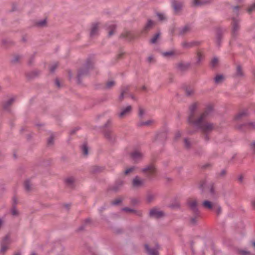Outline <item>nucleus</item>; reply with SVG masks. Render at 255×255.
Here are the masks:
<instances>
[{
	"label": "nucleus",
	"mask_w": 255,
	"mask_h": 255,
	"mask_svg": "<svg viewBox=\"0 0 255 255\" xmlns=\"http://www.w3.org/2000/svg\"><path fill=\"white\" fill-rule=\"evenodd\" d=\"M198 106L199 104L198 103H194L190 106L189 110L190 114L188 121L189 123L200 128L203 132H209L212 131L214 128V126L213 124L206 121L207 117L212 110V106H209L200 117L198 119H196L194 112L198 107Z\"/></svg>",
	"instance_id": "nucleus-1"
},
{
	"label": "nucleus",
	"mask_w": 255,
	"mask_h": 255,
	"mask_svg": "<svg viewBox=\"0 0 255 255\" xmlns=\"http://www.w3.org/2000/svg\"><path fill=\"white\" fill-rule=\"evenodd\" d=\"M141 172L148 178L150 179L155 176L157 171L153 164H150L141 169Z\"/></svg>",
	"instance_id": "nucleus-2"
},
{
	"label": "nucleus",
	"mask_w": 255,
	"mask_h": 255,
	"mask_svg": "<svg viewBox=\"0 0 255 255\" xmlns=\"http://www.w3.org/2000/svg\"><path fill=\"white\" fill-rule=\"evenodd\" d=\"M145 180L139 177H135L132 181V186L134 188H139L143 187L145 184Z\"/></svg>",
	"instance_id": "nucleus-3"
},
{
	"label": "nucleus",
	"mask_w": 255,
	"mask_h": 255,
	"mask_svg": "<svg viewBox=\"0 0 255 255\" xmlns=\"http://www.w3.org/2000/svg\"><path fill=\"white\" fill-rule=\"evenodd\" d=\"M10 243V240L8 236H6L2 240L1 243L0 252L4 253L8 248V246Z\"/></svg>",
	"instance_id": "nucleus-4"
},
{
	"label": "nucleus",
	"mask_w": 255,
	"mask_h": 255,
	"mask_svg": "<svg viewBox=\"0 0 255 255\" xmlns=\"http://www.w3.org/2000/svg\"><path fill=\"white\" fill-rule=\"evenodd\" d=\"M131 111V107L130 106H128L121 110V111L118 115V117L120 118H124L125 117L129 115Z\"/></svg>",
	"instance_id": "nucleus-5"
},
{
	"label": "nucleus",
	"mask_w": 255,
	"mask_h": 255,
	"mask_svg": "<svg viewBox=\"0 0 255 255\" xmlns=\"http://www.w3.org/2000/svg\"><path fill=\"white\" fill-rule=\"evenodd\" d=\"M151 217L155 218H159L162 217L164 215L162 211L157 208H154L151 210L150 212Z\"/></svg>",
	"instance_id": "nucleus-6"
},
{
	"label": "nucleus",
	"mask_w": 255,
	"mask_h": 255,
	"mask_svg": "<svg viewBox=\"0 0 255 255\" xmlns=\"http://www.w3.org/2000/svg\"><path fill=\"white\" fill-rule=\"evenodd\" d=\"M130 156L134 160L137 161L142 159L143 155L139 150L136 149L131 153Z\"/></svg>",
	"instance_id": "nucleus-7"
},
{
	"label": "nucleus",
	"mask_w": 255,
	"mask_h": 255,
	"mask_svg": "<svg viewBox=\"0 0 255 255\" xmlns=\"http://www.w3.org/2000/svg\"><path fill=\"white\" fill-rule=\"evenodd\" d=\"M172 5L176 13L179 12L183 6L182 2L177 0H174Z\"/></svg>",
	"instance_id": "nucleus-8"
},
{
	"label": "nucleus",
	"mask_w": 255,
	"mask_h": 255,
	"mask_svg": "<svg viewBox=\"0 0 255 255\" xmlns=\"http://www.w3.org/2000/svg\"><path fill=\"white\" fill-rule=\"evenodd\" d=\"M239 20L237 19L234 18L232 21V33L235 34L236 32L239 30Z\"/></svg>",
	"instance_id": "nucleus-9"
},
{
	"label": "nucleus",
	"mask_w": 255,
	"mask_h": 255,
	"mask_svg": "<svg viewBox=\"0 0 255 255\" xmlns=\"http://www.w3.org/2000/svg\"><path fill=\"white\" fill-rule=\"evenodd\" d=\"M188 204L190 207L194 211H197V202L194 199H190L188 200Z\"/></svg>",
	"instance_id": "nucleus-10"
},
{
	"label": "nucleus",
	"mask_w": 255,
	"mask_h": 255,
	"mask_svg": "<svg viewBox=\"0 0 255 255\" xmlns=\"http://www.w3.org/2000/svg\"><path fill=\"white\" fill-rule=\"evenodd\" d=\"M145 247L147 252L149 255H158V247H157L156 249H150L148 245H145Z\"/></svg>",
	"instance_id": "nucleus-11"
},
{
	"label": "nucleus",
	"mask_w": 255,
	"mask_h": 255,
	"mask_svg": "<svg viewBox=\"0 0 255 255\" xmlns=\"http://www.w3.org/2000/svg\"><path fill=\"white\" fill-rule=\"evenodd\" d=\"M155 123V121L152 120H148L145 122H140L139 123V126H145V127H149L153 125Z\"/></svg>",
	"instance_id": "nucleus-12"
},
{
	"label": "nucleus",
	"mask_w": 255,
	"mask_h": 255,
	"mask_svg": "<svg viewBox=\"0 0 255 255\" xmlns=\"http://www.w3.org/2000/svg\"><path fill=\"white\" fill-rule=\"evenodd\" d=\"M122 36L124 38H127L128 40H130L133 38L134 35L131 32L126 31L122 34Z\"/></svg>",
	"instance_id": "nucleus-13"
},
{
	"label": "nucleus",
	"mask_w": 255,
	"mask_h": 255,
	"mask_svg": "<svg viewBox=\"0 0 255 255\" xmlns=\"http://www.w3.org/2000/svg\"><path fill=\"white\" fill-rule=\"evenodd\" d=\"M202 205L205 208L207 209H212L214 207V204L208 200H205L203 202Z\"/></svg>",
	"instance_id": "nucleus-14"
},
{
	"label": "nucleus",
	"mask_w": 255,
	"mask_h": 255,
	"mask_svg": "<svg viewBox=\"0 0 255 255\" xmlns=\"http://www.w3.org/2000/svg\"><path fill=\"white\" fill-rule=\"evenodd\" d=\"M224 79L225 78L223 75H218L215 78V81L216 83L219 84L222 83L224 81Z\"/></svg>",
	"instance_id": "nucleus-15"
},
{
	"label": "nucleus",
	"mask_w": 255,
	"mask_h": 255,
	"mask_svg": "<svg viewBox=\"0 0 255 255\" xmlns=\"http://www.w3.org/2000/svg\"><path fill=\"white\" fill-rule=\"evenodd\" d=\"M154 25V22L151 20H148L147 23L146 24L144 28V31H147L150 29Z\"/></svg>",
	"instance_id": "nucleus-16"
},
{
	"label": "nucleus",
	"mask_w": 255,
	"mask_h": 255,
	"mask_svg": "<svg viewBox=\"0 0 255 255\" xmlns=\"http://www.w3.org/2000/svg\"><path fill=\"white\" fill-rule=\"evenodd\" d=\"M98 25L97 24H94L93 26V27L91 29V36H94V35L96 34V33H97V30H98Z\"/></svg>",
	"instance_id": "nucleus-17"
},
{
	"label": "nucleus",
	"mask_w": 255,
	"mask_h": 255,
	"mask_svg": "<svg viewBox=\"0 0 255 255\" xmlns=\"http://www.w3.org/2000/svg\"><path fill=\"white\" fill-rule=\"evenodd\" d=\"M183 46L185 47H190L196 44H197V42H185L183 43Z\"/></svg>",
	"instance_id": "nucleus-18"
},
{
	"label": "nucleus",
	"mask_w": 255,
	"mask_h": 255,
	"mask_svg": "<svg viewBox=\"0 0 255 255\" xmlns=\"http://www.w3.org/2000/svg\"><path fill=\"white\" fill-rule=\"evenodd\" d=\"M236 76L240 77L243 75L242 68L240 66H238L237 67Z\"/></svg>",
	"instance_id": "nucleus-19"
},
{
	"label": "nucleus",
	"mask_w": 255,
	"mask_h": 255,
	"mask_svg": "<svg viewBox=\"0 0 255 255\" xmlns=\"http://www.w3.org/2000/svg\"><path fill=\"white\" fill-rule=\"evenodd\" d=\"M83 154L84 155H87L88 153V148L86 144H84L81 147Z\"/></svg>",
	"instance_id": "nucleus-20"
},
{
	"label": "nucleus",
	"mask_w": 255,
	"mask_h": 255,
	"mask_svg": "<svg viewBox=\"0 0 255 255\" xmlns=\"http://www.w3.org/2000/svg\"><path fill=\"white\" fill-rule=\"evenodd\" d=\"M174 54H175V52L173 51H169L168 52H165L162 53V55L164 57H170V56L174 55Z\"/></svg>",
	"instance_id": "nucleus-21"
},
{
	"label": "nucleus",
	"mask_w": 255,
	"mask_h": 255,
	"mask_svg": "<svg viewBox=\"0 0 255 255\" xmlns=\"http://www.w3.org/2000/svg\"><path fill=\"white\" fill-rule=\"evenodd\" d=\"M210 193L211 198H215L217 197L216 193L215 192V188L213 186L210 188Z\"/></svg>",
	"instance_id": "nucleus-22"
},
{
	"label": "nucleus",
	"mask_w": 255,
	"mask_h": 255,
	"mask_svg": "<svg viewBox=\"0 0 255 255\" xmlns=\"http://www.w3.org/2000/svg\"><path fill=\"white\" fill-rule=\"evenodd\" d=\"M109 27L110 28L109 35V36H111L114 33V29H115V26L114 24H111L109 26Z\"/></svg>",
	"instance_id": "nucleus-23"
},
{
	"label": "nucleus",
	"mask_w": 255,
	"mask_h": 255,
	"mask_svg": "<svg viewBox=\"0 0 255 255\" xmlns=\"http://www.w3.org/2000/svg\"><path fill=\"white\" fill-rule=\"evenodd\" d=\"M24 186L26 190H29L30 189L31 184L28 180H26L24 182Z\"/></svg>",
	"instance_id": "nucleus-24"
},
{
	"label": "nucleus",
	"mask_w": 255,
	"mask_h": 255,
	"mask_svg": "<svg viewBox=\"0 0 255 255\" xmlns=\"http://www.w3.org/2000/svg\"><path fill=\"white\" fill-rule=\"evenodd\" d=\"M194 89L192 88H188L186 89V93L187 95H191L194 93Z\"/></svg>",
	"instance_id": "nucleus-25"
},
{
	"label": "nucleus",
	"mask_w": 255,
	"mask_h": 255,
	"mask_svg": "<svg viewBox=\"0 0 255 255\" xmlns=\"http://www.w3.org/2000/svg\"><path fill=\"white\" fill-rule=\"evenodd\" d=\"M190 29H191V28H190V26L186 25L182 29L181 32L183 34H185L186 32H187L188 31H190Z\"/></svg>",
	"instance_id": "nucleus-26"
},
{
	"label": "nucleus",
	"mask_w": 255,
	"mask_h": 255,
	"mask_svg": "<svg viewBox=\"0 0 255 255\" xmlns=\"http://www.w3.org/2000/svg\"><path fill=\"white\" fill-rule=\"evenodd\" d=\"M159 36V33L156 34L151 39L150 41L152 43H154L156 42Z\"/></svg>",
	"instance_id": "nucleus-27"
},
{
	"label": "nucleus",
	"mask_w": 255,
	"mask_h": 255,
	"mask_svg": "<svg viewBox=\"0 0 255 255\" xmlns=\"http://www.w3.org/2000/svg\"><path fill=\"white\" fill-rule=\"evenodd\" d=\"M13 101V99H10L8 100L6 102V103L4 104V108L5 109H7L8 108V107L12 103Z\"/></svg>",
	"instance_id": "nucleus-28"
},
{
	"label": "nucleus",
	"mask_w": 255,
	"mask_h": 255,
	"mask_svg": "<svg viewBox=\"0 0 255 255\" xmlns=\"http://www.w3.org/2000/svg\"><path fill=\"white\" fill-rule=\"evenodd\" d=\"M115 85V82L113 81H108L106 84V87L108 88H111Z\"/></svg>",
	"instance_id": "nucleus-29"
},
{
	"label": "nucleus",
	"mask_w": 255,
	"mask_h": 255,
	"mask_svg": "<svg viewBox=\"0 0 255 255\" xmlns=\"http://www.w3.org/2000/svg\"><path fill=\"white\" fill-rule=\"evenodd\" d=\"M134 169H135V167L134 166L131 167L125 170V174L127 175V174H129V173L133 171L134 170Z\"/></svg>",
	"instance_id": "nucleus-30"
},
{
	"label": "nucleus",
	"mask_w": 255,
	"mask_h": 255,
	"mask_svg": "<svg viewBox=\"0 0 255 255\" xmlns=\"http://www.w3.org/2000/svg\"><path fill=\"white\" fill-rule=\"evenodd\" d=\"M218 59L217 58H214L212 59L211 61V64L213 67H215L217 65L218 63Z\"/></svg>",
	"instance_id": "nucleus-31"
},
{
	"label": "nucleus",
	"mask_w": 255,
	"mask_h": 255,
	"mask_svg": "<svg viewBox=\"0 0 255 255\" xmlns=\"http://www.w3.org/2000/svg\"><path fill=\"white\" fill-rule=\"evenodd\" d=\"M203 3V0H194L193 4L194 5H199Z\"/></svg>",
	"instance_id": "nucleus-32"
},
{
	"label": "nucleus",
	"mask_w": 255,
	"mask_h": 255,
	"mask_svg": "<svg viewBox=\"0 0 255 255\" xmlns=\"http://www.w3.org/2000/svg\"><path fill=\"white\" fill-rule=\"evenodd\" d=\"M197 58H198V62H200V61H201V60L203 58V53L201 51H198L197 52Z\"/></svg>",
	"instance_id": "nucleus-33"
},
{
	"label": "nucleus",
	"mask_w": 255,
	"mask_h": 255,
	"mask_svg": "<svg viewBox=\"0 0 255 255\" xmlns=\"http://www.w3.org/2000/svg\"><path fill=\"white\" fill-rule=\"evenodd\" d=\"M122 201L121 198H118L116 199L114 201H113V204L114 205H118Z\"/></svg>",
	"instance_id": "nucleus-34"
},
{
	"label": "nucleus",
	"mask_w": 255,
	"mask_h": 255,
	"mask_svg": "<svg viewBox=\"0 0 255 255\" xmlns=\"http://www.w3.org/2000/svg\"><path fill=\"white\" fill-rule=\"evenodd\" d=\"M46 20H42L37 22V24L39 26H43L46 24Z\"/></svg>",
	"instance_id": "nucleus-35"
},
{
	"label": "nucleus",
	"mask_w": 255,
	"mask_h": 255,
	"mask_svg": "<svg viewBox=\"0 0 255 255\" xmlns=\"http://www.w3.org/2000/svg\"><path fill=\"white\" fill-rule=\"evenodd\" d=\"M74 180L73 177L68 178L66 180L67 183L69 185L72 184L73 183V182H74Z\"/></svg>",
	"instance_id": "nucleus-36"
},
{
	"label": "nucleus",
	"mask_w": 255,
	"mask_h": 255,
	"mask_svg": "<svg viewBox=\"0 0 255 255\" xmlns=\"http://www.w3.org/2000/svg\"><path fill=\"white\" fill-rule=\"evenodd\" d=\"M246 114V113L245 112H241L239 114H238L236 117V119L237 120L238 119H239L240 118H241L242 116H243L244 115H245Z\"/></svg>",
	"instance_id": "nucleus-37"
},
{
	"label": "nucleus",
	"mask_w": 255,
	"mask_h": 255,
	"mask_svg": "<svg viewBox=\"0 0 255 255\" xmlns=\"http://www.w3.org/2000/svg\"><path fill=\"white\" fill-rule=\"evenodd\" d=\"M181 132L179 131H177L175 134V139L177 140L181 136Z\"/></svg>",
	"instance_id": "nucleus-38"
},
{
	"label": "nucleus",
	"mask_w": 255,
	"mask_h": 255,
	"mask_svg": "<svg viewBox=\"0 0 255 255\" xmlns=\"http://www.w3.org/2000/svg\"><path fill=\"white\" fill-rule=\"evenodd\" d=\"M11 214L13 215V216H16L18 214V211L16 210V209L14 207H13L12 209H11Z\"/></svg>",
	"instance_id": "nucleus-39"
},
{
	"label": "nucleus",
	"mask_w": 255,
	"mask_h": 255,
	"mask_svg": "<svg viewBox=\"0 0 255 255\" xmlns=\"http://www.w3.org/2000/svg\"><path fill=\"white\" fill-rule=\"evenodd\" d=\"M111 134H112V131L110 130H107L105 131V135L108 138H111Z\"/></svg>",
	"instance_id": "nucleus-40"
},
{
	"label": "nucleus",
	"mask_w": 255,
	"mask_h": 255,
	"mask_svg": "<svg viewBox=\"0 0 255 255\" xmlns=\"http://www.w3.org/2000/svg\"><path fill=\"white\" fill-rule=\"evenodd\" d=\"M157 16H158V18L160 20H164L165 18V15L162 13H158Z\"/></svg>",
	"instance_id": "nucleus-41"
},
{
	"label": "nucleus",
	"mask_w": 255,
	"mask_h": 255,
	"mask_svg": "<svg viewBox=\"0 0 255 255\" xmlns=\"http://www.w3.org/2000/svg\"><path fill=\"white\" fill-rule=\"evenodd\" d=\"M255 9V3L252 5L248 10V12L250 13L253 10Z\"/></svg>",
	"instance_id": "nucleus-42"
},
{
	"label": "nucleus",
	"mask_w": 255,
	"mask_h": 255,
	"mask_svg": "<svg viewBox=\"0 0 255 255\" xmlns=\"http://www.w3.org/2000/svg\"><path fill=\"white\" fill-rule=\"evenodd\" d=\"M123 210L124 211H126V212H130V213H133V212H134V210L131 209H129V208H125Z\"/></svg>",
	"instance_id": "nucleus-43"
},
{
	"label": "nucleus",
	"mask_w": 255,
	"mask_h": 255,
	"mask_svg": "<svg viewBox=\"0 0 255 255\" xmlns=\"http://www.w3.org/2000/svg\"><path fill=\"white\" fill-rule=\"evenodd\" d=\"M144 112V110L141 108H140L139 109V114H138L139 116L140 117H141L143 115Z\"/></svg>",
	"instance_id": "nucleus-44"
},
{
	"label": "nucleus",
	"mask_w": 255,
	"mask_h": 255,
	"mask_svg": "<svg viewBox=\"0 0 255 255\" xmlns=\"http://www.w3.org/2000/svg\"><path fill=\"white\" fill-rule=\"evenodd\" d=\"M184 142H185V144L186 146V147H189V145H190V142H189V141H188V140L187 139H185Z\"/></svg>",
	"instance_id": "nucleus-45"
},
{
	"label": "nucleus",
	"mask_w": 255,
	"mask_h": 255,
	"mask_svg": "<svg viewBox=\"0 0 255 255\" xmlns=\"http://www.w3.org/2000/svg\"><path fill=\"white\" fill-rule=\"evenodd\" d=\"M240 253L243 255H247V254H249V252H247L246 251H240Z\"/></svg>",
	"instance_id": "nucleus-46"
},
{
	"label": "nucleus",
	"mask_w": 255,
	"mask_h": 255,
	"mask_svg": "<svg viewBox=\"0 0 255 255\" xmlns=\"http://www.w3.org/2000/svg\"><path fill=\"white\" fill-rule=\"evenodd\" d=\"M52 142H53V137H50L48 140V143L49 144H51L52 143Z\"/></svg>",
	"instance_id": "nucleus-47"
},
{
	"label": "nucleus",
	"mask_w": 255,
	"mask_h": 255,
	"mask_svg": "<svg viewBox=\"0 0 255 255\" xmlns=\"http://www.w3.org/2000/svg\"><path fill=\"white\" fill-rule=\"evenodd\" d=\"M197 217H196L195 218H193L191 219V222L193 224H195L196 223V221H197Z\"/></svg>",
	"instance_id": "nucleus-48"
},
{
	"label": "nucleus",
	"mask_w": 255,
	"mask_h": 255,
	"mask_svg": "<svg viewBox=\"0 0 255 255\" xmlns=\"http://www.w3.org/2000/svg\"><path fill=\"white\" fill-rule=\"evenodd\" d=\"M252 146L253 150L255 151V140L252 142Z\"/></svg>",
	"instance_id": "nucleus-49"
},
{
	"label": "nucleus",
	"mask_w": 255,
	"mask_h": 255,
	"mask_svg": "<svg viewBox=\"0 0 255 255\" xmlns=\"http://www.w3.org/2000/svg\"><path fill=\"white\" fill-rule=\"evenodd\" d=\"M252 206L254 209H255V200L252 202Z\"/></svg>",
	"instance_id": "nucleus-50"
},
{
	"label": "nucleus",
	"mask_w": 255,
	"mask_h": 255,
	"mask_svg": "<svg viewBox=\"0 0 255 255\" xmlns=\"http://www.w3.org/2000/svg\"><path fill=\"white\" fill-rule=\"evenodd\" d=\"M56 85H57V86H58V87H59V86H60V85H59V82H58V80H56Z\"/></svg>",
	"instance_id": "nucleus-51"
},
{
	"label": "nucleus",
	"mask_w": 255,
	"mask_h": 255,
	"mask_svg": "<svg viewBox=\"0 0 255 255\" xmlns=\"http://www.w3.org/2000/svg\"><path fill=\"white\" fill-rule=\"evenodd\" d=\"M83 73L82 72H80L79 74H78V77H80L82 75H83Z\"/></svg>",
	"instance_id": "nucleus-52"
},
{
	"label": "nucleus",
	"mask_w": 255,
	"mask_h": 255,
	"mask_svg": "<svg viewBox=\"0 0 255 255\" xmlns=\"http://www.w3.org/2000/svg\"><path fill=\"white\" fill-rule=\"evenodd\" d=\"M18 58H19V56H16L15 57V59L14 60V61H17V60H18Z\"/></svg>",
	"instance_id": "nucleus-53"
},
{
	"label": "nucleus",
	"mask_w": 255,
	"mask_h": 255,
	"mask_svg": "<svg viewBox=\"0 0 255 255\" xmlns=\"http://www.w3.org/2000/svg\"><path fill=\"white\" fill-rule=\"evenodd\" d=\"M2 224V221L1 219H0V227H1Z\"/></svg>",
	"instance_id": "nucleus-54"
},
{
	"label": "nucleus",
	"mask_w": 255,
	"mask_h": 255,
	"mask_svg": "<svg viewBox=\"0 0 255 255\" xmlns=\"http://www.w3.org/2000/svg\"><path fill=\"white\" fill-rule=\"evenodd\" d=\"M250 125H251V126L253 128L255 127L254 124L251 123Z\"/></svg>",
	"instance_id": "nucleus-55"
},
{
	"label": "nucleus",
	"mask_w": 255,
	"mask_h": 255,
	"mask_svg": "<svg viewBox=\"0 0 255 255\" xmlns=\"http://www.w3.org/2000/svg\"><path fill=\"white\" fill-rule=\"evenodd\" d=\"M252 246L255 248V242H252Z\"/></svg>",
	"instance_id": "nucleus-56"
},
{
	"label": "nucleus",
	"mask_w": 255,
	"mask_h": 255,
	"mask_svg": "<svg viewBox=\"0 0 255 255\" xmlns=\"http://www.w3.org/2000/svg\"><path fill=\"white\" fill-rule=\"evenodd\" d=\"M125 92H122V93H121V96H123L124 94H125Z\"/></svg>",
	"instance_id": "nucleus-57"
},
{
	"label": "nucleus",
	"mask_w": 255,
	"mask_h": 255,
	"mask_svg": "<svg viewBox=\"0 0 255 255\" xmlns=\"http://www.w3.org/2000/svg\"><path fill=\"white\" fill-rule=\"evenodd\" d=\"M14 255H20V254L19 253H16Z\"/></svg>",
	"instance_id": "nucleus-58"
},
{
	"label": "nucleus",
	"mask_w": 255,
	"mask_h": 255,
	"mask_svg": "<svg viewBox=\"0 0 255 255\" xmlns=\"http://www.w3.org/2000/svg\"><path fill=\"white\" fill-rule=\"evenodd\" d=\"M142 89H143V90H145V86H143V87H142Z\"/></svg>",
	"instance_id": "nucleus-59"
},
{
	"label": "nucleus",
	"mask_w": 255,
	"mask_h": 255,
	"mask_svg": "<svg viewBox=\"0 0 255 255\" xmlns=\"http://www.w3.org/2000/svg\"><path fill=\"white\" fill-rule=\"evenodd\" d=\"M220 211H221V209H220V208H219L218 213H219V212H220Z\"/></svg>",
	"instance_id": "nucleus-60"
},
{
	"label": "nucleus",
	"mask_w": 255,
	"mask_h": 255,
	"mask_svg": "<svg viewBox=\"0 0 255 255\" xmlns=\"http://www.w3.org/2000/svg\"><path fill=\"white\" fill-rule=\"evenodd\" d=\"M53 70H54V68H53V69H50V71H53Z\"/></svg>",
	"instance_id": "nucleus-61"
},
{
	"label": "nucleus",
	"mask_w": 255,
	"mask_h": 255,
	"mask_svg": "<svg viewBox=\"0 0 255 255\" xmlns=\"http://www.w3.org/2000/svg\"><path fill=\"white\" fill-rule=\"evenodd\" d=\"M31 255H36L34 253H32Z\"/></svg>",
	"instance_id": "nucleus-62"
},
{
	"label": "nucleus",
	"mask_w": 255,
	"mask_h": 255,
	"mask_svg": "<svg viewBox=\"0 0 255 255\" xmlns=\"http://www.w3.org/2000/svg\"><path fill=\"white\" fill-rule=\"evenodd\" d=\"M235 8V9H238V7H236Z\"/></svg>",
	"instance_id": "nucleus-63"
}]
</instances>
